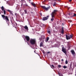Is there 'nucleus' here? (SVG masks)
<instances>
[{
	"instance_id": "nucleus-1",
	"label": "nucleus",
	"mask_w": 76,
	"mask_h": 76,
	"mask_svg": "<svg viewBox=\"0 0 76 76\" xmlns=\"http://www.w3.org/2000/svg\"><path fill=\"white\" fill-rule=\"evenodd\" d=\"M57 12V10H55L53 12H52L51 13L52 18L51 19V21H53L54 19L55 18V15L56 14V12Z\"/></svg>"
},
{
	"instance_id": "nucleus-2",
	"label": "nucleus",
	"mask_w": 76,
	"mask_h": 76,
	"mask_svg": "<svg viewBox=\"0 0 76 76\" xmlns=\"http://www.w3.org/2000/svg\"><path fill=\"white\" fill-rule=\"evenodd\" d=\"M31 45H34L36 44V39H31L29 41Z\"/></svg>"
},
{
	"instance_id": "nucleus-3",
	"label": "nucleus",
	"mask_w": 76,
	"mask_h": 76,
	"mask_svg": "<svg viewBox=\"0 0 76 76\" xmlns=\"http://www.w3.org/2000/svg\"><path fill=\"white\" fill-rule=\"evenodd\" d=\"M2 17L4 20H6V22H9V17L7 16H5L4 15H1Z\"/></svg>"
},
{
	"instance_id": "nucleus-4",
	"label": "nucleus",
	"mask_w": 76,
	"mask_h": 76,
	"mask_svg": "<svg viewBox=\"0 0 76 76\" xmlns=\"http://www.w3.org/2000/svg\"><path fill=\"white\" fill-rule=\"evenodd\" d=\"M66 39L67 40H69L71 38H73V35L72 34H68V35H66Z\"/></svg>"
},
{
	"instance_id": "nucleus-5",
	"label": "nucleus",
	"mask_w": 76,
	"mask_h": 76,
	"mask_svg": "<svg viewBox=\"0 0 76 76\" xmlns=\"http://www.w3.org/2000/svg\"><path fill=\"white\" fill-rule=\"evenodd\" d=\"M49 17H50V16L49 15L47 16L46 17H44L42 18V20H43V21L47 20L48 19Z\"/></svg>"
},
{
	"instance_id": "nucleus-6",
	"label": "nucleus",
	"mask_w": 76,
	"mask_h": 76,
	"mask_svg": "<svg viewBox=\"0 0 76 76\" xmlns=\"http://www.w3.org/2000/svg\"><path fill=\"white\" fill-rule=\"evenodd\" d=\"M41 8L44 9H45V10H48L50 9V7H46L45 6H42Z\"/></svg>"
},
{
	"instance_id": "nucleus-7",
	"label": "nucleus",
	"mask_w": 76,
	"mask_h": 76,
	"mask_svg": "<svg viewBox=\"0 0 76 76\" xmlns=\"http://www.w3.org/2000/svg\"><path fill=\"white\" fill-rule=\"evenodd\" d=\"M25 39H26V41L28 42L30 40L29 37L27 36H25Z\"/></svg>"
},
{
	"instance_id": "nucleus-8",
	"label": "nucleus",
	"mask_w": 76,
	"mask_h": 76,
	"mask_svg": "<svg viewBox=\"0 0 76 76\" xmlns=\"http://www.w3.org/2000/svg\"><path fill=\"white\" fill-rule=\"evenodd\" d=\"M22 26V27H23V28H24L26 30V31H28L29 29L28 28V26H27L26 25L25 26Z\"/></svg>"
},
{
	"instance_id": "nucleus-9",
	"label": "nucleus",
	"mask_w": 76,
	"mask_h": 76,
	"mask_svg": "<svg viewBox=\"0 0 76 76\" xmlns=\"http://www.w3.org/2000/svg\"><path fill=\"white\" fill-rule=\"evenodd\" d=\"M62 51L65 54H66L67 53V52H66V50H65V48H64V47H63L62 48Z\"/></svg>"
},
{
	"instance_id": "nucleus-10",
	"label": "nucleus",
	"mask_w": 76,
	"mask_h": 76,
	"mask_svg": "<svg viewBox=\"0 0 76 76\" xmlns=\"http://www.w3.org/2000/svg\"><path fill=\"white\" fill-rule=\"evenodd\" d=\"M7 11L8 12H10V15H12V16H13V11L10 10H7Z\"/></svg>"
},
{
	"instance_id": "nucleus-11",
	"label": "nucleus",
	"mask_w": 76,
	"mask_h": 76,
	"mask_svg": "<svg viewBox=\"0 0 76 76\" xmlns=\"http://www.w3.org/2000/svg\"><path fill=\"white\" fill-rule=\"evenodd\" d=\"M68 15H69L70 17H73V15H74V13L73 12L69 13Z\"/></svg>"
},
{
	"instance_id": "nucleus-12",
	"label": "nucleus",
	"mask_w": 76,
	"mask_h": 76,
	"mask_svg": "<svg viewBox=\"0 0 76 76\" xmlns=\"http://www.w3.org/2000/svg\"><path fill=\"white\" fill-rule=\"evenodd\" d=\"M71 52L72 53V55L73 56V55H75V52L73 50H71Z\"/></svg>"
},
{
	"instance_id": "nucleus-13",
	"label": "nucleus",
	"mask_w": 76,
	"mask_h": 76,
	"mask_svg": "<svg viewBox=\"0 0 76 76\" xmlns=\"http://www.w3.org/2000/svg\"><path fill=\"white\" fill-rule=\"evenodd\" d=\"M62 30L61 31V33L62 34H64V27H62Z\"/></svg>"
},
{
	"instance_id": "nucleus-14",
	"label": "nucleus",
	"mask_w": 76,
	"mask_h": 76,
	"mask_svg": "<svg viewBox=\"0 0 76 76\" xmlns=\"http://www.w3.org/2000/svg\"><path fill=\"white\" fill-rule=\"evenodd\" d=\"M43 46H44V45H43V42H40V47H43Z\"/></svg>"
},
{
	"instance_id": "nucleus-15",
	"label": "nucleus",
	"mask_w": 76,
	"mask_h": 76,
	"mask_svg": "<svg viewBox=\"0 0 76 76\" xmlns=\"http://www.w3.org/2000/svg\"><path fill=\"white\" fill-rule=\"evenodd\" d=\"M1 9L2 11H4V8L3 6H2L1 7Z\"/></svg>"
},
{
	"instance_id": "nucleus-16",
	"label": "nucleus",
	"mask_w": 76,
	"mask_h": 76,
	"mask_svg": "<svg viewBox=\"0 0 76 76\" xmlns=\"http://www.w3.org/2000/svg\"><path fill=\"white\" fill-rule=\"evenodd\" d=\"M49 39H50V38H49V37H47L46 38V42H48V41L49 40Z\"/></svg>"
},
{
	"instance_id": "nucleus-17",
	"label": "nucleus",
	"mask_w": 76,
	"mask_h": 76,
	"mask_svg": "<svg viewBox=\"0 0 76 76\" xmlns=\"http://www.w3.org/2000/svg\"><path fill=\"white\" fill-rule=\"evenodd\" d=\"M31 4L33 6H34V7H36V5H35V4H33L32 3H31Z\"/></svg>"
},
{
	"instance_id": "nucleus-18",
	"label": "nucleus",
	"mask_w": 76,
	"mask_h": 76,
	"mask_svg": "<svg viewBox=\"0 0 76 76\" xmlns=\"http://www.w3.org/2000/svg\"><path fill=\"white\" fill-rule=\"evenodd\" d=\"M50 67L52 69H54V65H52L51 66H50Z\"/></svg>"
},
{
	"instance_id": "nucleus-19",
	"label": "nucleus",
	"mask_w": 76,
	"mask_h": 76,
	"mask_svg": "<svg viewBox=\"0 0 76 76\" xmlns=\"http://www.w3.org/2000/svg\"><path fill=\"white\" fill-rule=\"evenodd\" d=\"M56 6V2H54V4L53 5V7H54V6Z\"/></svg>"
},
{
	"instance_id": "nucleus-20",
	"label": "nucleus",
	"mask_w": 76,
	"mask_h": 76,
	"mask_svg": "<svg viewBox=\"0 0 76 76\" xmlns=\"http://www.w3.org/2000/svg\"><path fill=\"white\" fill-rule=\"evenodd\" d=\"M41 38L42 39H45V36L44 35H42L41 36Z\"/></svg>"
},
{
	"instance_id": "nucleus-21",
	"label": "nucleus",
	"mask_w": 76,
	"mask_h": 76,
	"mask_svg": "<svg viewBox=\"0 0 76 76\" xmlns=\"http://www.w3.org/2000/svg\"><path fill=\"white\" fill-rule=\"evenodd\" d=\"M58 74L59 76H63V74L61 73H60L59 72H58Z\"/></svg>"
},
{
	"instance_id": "nucleus-22",
	"label": "nucleus",
	"mask_w": 76,
	"mask_h": 76,
	"mask_svg": "<svg viewBox=\"0 0 76 76\" xmlns=\"http://www.w3.org/2000/svg\"><path fill=\"white\" fill-rule=\"evenodd\" d=\"M24 11L25 12V14H27V11H26V10H25Z\"/></svg>"
},
{
	"instance_id": "nucleus-23",
	"label": "nucleus",
	"mask_w": 76,
	"mask_h": 76,
	"mask_svg": "<svg viewBox=\"0 0 76 76\" xmlns=\"http://www.w3.org/2000/svg\"><path fill=\"white\" fill-rule=\"evenodd\" d=\"M4 15H6V10H4Z\"/></svg>"
},
{
	"instance_id": "nucleus-24",
	"label": "nucleus",
	"mask_w": 76,
	"mask_h": 76,
	"mask_svg": "<svg viewBox=\"0 0 76 76\" xmlns=\"http://www.w3.org/2000/svg\"><path fill=\"white\" fill-rule=\"evenodd\" d=\"M63 68H64V69H66L67 68V66H63Z\"/></svg>"
},
{
	"instance_id": "nucleus-25",
	"label": "nucleus",
	"mask_w": 76,
	"mask_h": 76,
	"mask_svg": "<svg viewBox=\"0 0 76 76\" xmlns=\"http://www.w3.org/2000/svg\"><path fill=\"white\" fill-rule=\"evenodd\" d=\"M68 64V61H67V60L65 61V64Z\"/></svg>"
},
{
	"instance_id": "nucleus-26",
	"label": "nucleus",
	"mask_w": 76,
	"mask_h": 76,
	"mask_svg": "<svg viewBox=\"0 0 76 76\" xmlns=\"http://www.w3.org/2000/svg\"><path fill=\"white\" fill-rule=\"evenodd\" d=\"M58 67H59V68H61V66L60 65H58Z\"/></svg>"
},
{
	"instance_id": "nucleus-27",
	"label": "nucleus",
	"mask_w": 76,
	"mask_h": 76,
	"mask_svg": "<svg viewBox=\"0 0 76 76\" xmlns=\"http://www.w3.org/2000/svg\"><path fill=\"white\" fill-rule=\"evenodd\" d=\"M48 34H50V33H51V31H48Z\"/></svg>"
},
{
	"instance_id": "nucleus-28",
	"label": "nucleus",
	"mask_w": 76,
	"mask_h": 76,
	"mask_svg": "<svg viewBox=\"0 0 76 76\" xmlns=\"http://www.w3.org/2000/svg\"><path fill=\"white\" fill-rule=\"evenodd\" d=\"M74 16H76V14L74 13L73 17Z\"/></svg>"
},
{
	"instance_id": "nucleus-29",
	"label": "nucleus",
	"mask_w": 76,
	"mask_h": 76,
	"mask_svg": "<svg viewBox=\"0 0 76 76\" xmlns=\"http://www.w3.org/2000/svg\"><path fill=\"white\" fill-rule=\"evenodd\" d=\"M39 39L40 41H41V40H42V37L40 38H39Z\"/></svg>"
},
{
	"instance_id": "nucleus-30",
	"label": "nucleus",
	"mask_w": 76,
	"mask_h": 76,
	"mask_svg": "<svg viewBox=\"0 0 76 76\" xmlns=\"http://www.w3.org/2000/svg\"><path fill=\"white\" fill-rule=\"evenodd\" d=\"M68 22L71 23V22H72V21H71V20H68Z\"/></svg>"
},
{
	"instance_id": "nucleus-31",
	"label": "nucleus",
	"mask_w": 76,
	"mask_h": 76,
	"mask_svg": "<svg viewBox=\"0 0 76 76\" xmlns=\"http://www.w3.org/2000/svg\"><path fill=\"white\" fill-rule=\"evenodd\" d=\"M18 15V14H17V13H15V16H16V15Z\"/></svg>"
},
{
	"instance_id": "nucleus-32",
	"label": "nucleus",
	"mask_w": 76,
	"mask_h": 76,
	"mask_svg": "<svg viewBox=\"0 0 76 76\" xmlns=\"http://www.w3.org/2000/svg\"><path fill=\"white\" fill-rule=\"evenodd\" d=\"M25 6H28V5L27 4H26L25 5Z\"/></svg>"
},
{
	"instance_id": "nucleus-33",
	"label": "nucleus",
	"mask_w": 76,
	"mask_h": 76,
	"mask_svg": "<svg viewBox=\"0 0 76 76\" xmlns=\"http://www.w3.org/2000/svg\"><path fill=\"white\" fill-rule=\"evenodd\" d=\"M31 13L32 14H33L34 13V12H31Z\"/></svg>"
},
{
	"instance_id": "nucleus-34",
	"label": "nucleus",
	"mask_w": 76,
	"mask_h": 76,
	"mask_svg": "<svg viewBox=\"0 0 76 76\" xmlns=\"http://www.w3.org/2000/svg\"><path fill=\"white\" fill-rule=\"evenodd\" d=\"M48 54H49V53H50V52L49 51L47 53Z\"/></svg>"
},
{
	"instance_id": "nucleus-35",
	"label": "nucleus",
	"mask_w": 76,
	"mask_h": 76,
	"mask_svg": "<svg viewBox=\"0 0 76 76\" xmlns=\"http://www.w3.org/2000/svg\"><path fill=\"white\" fill-rule=\"evenodd\" d=\"M69 1H70V2H71V1H72V0H69Z\"/></svg>"
},
{
	"instance_id": "nucleus-36",
	"label": "nucleus",
	"mask_w": 76,
	"mask_h": 76,
	"mask_svg": "<svg viewBox=\"0 0 76 76\" xmlns=\"http://www.w3.org/2000/svg\"><path fill=\"white\" fill-rule=\"evenodd\" d=\"M61 61H64V60L63 59H62Z\"/></svg>"
},
{
	"instance_id": "nucleus-37",
	"label": "nucleus",
	"mask_w": 76,
	"mask_h": 76,
	"mask_svg": "<svg viewBox=\"0 0 76 76\" xmlns=\"http://www.w3.org/2000/svg\"><path fill=\"white\" fill-rule=\"evenodd\" d=\"M40 15H41V16H42V13H41L40 14Z\"/></svg>"
},
{
	"instance_id": "nucleus-38",
	"label": "nucleus",
	"mask_w": 76,
	"mask_h": 76,
	"mask_svg": "<svg viewBox=\"0 0 76 76\" xmlns=\"http://www.w3.org/2000/svg\"><path fill=\"white\" fill-rule=\"evenodd\" d=\"M27 44H28V45H29V43H27Z\"/></svg>"
},
{
	"instance_id": "nucleus-39",
	"label": "nucleus",
	"mask_w": 76,
	"mask_h": 76,
	"mask_svg": "<svg viewBox=\"0 0 76 76\" xmlns=\"http://www.w3.org/2000/svg\"><path fill=\"white\" fill-rule=\"evenodd\" d=\"M12 20H13V17H12Z\"/></svg>"
},
{
	"instance_id": "nucleus-40",
	"label": "nucleus",
	"mask_w": 76,
	"mask_h": 76,
	"mask_svg": "<svg viewBox=\"0 0 76 76\" xmlns=\"http://www.w3.org/2000/svg\"><path fill=\"white\" fill-rule=\"evenodd\" d=\"M62 25H63V26H64V24H63V23H62Z\"/></svg>"
},
{
	"instance_id": "nucleus-41",
	"label": "nucleus",
	"mask_w": 76,
	"mask_h": 76,
	"mask_svg": "<svg viewBox=\"0 0 76 76\" xmlns=\"http://www.w3.org/2000/svg\"><path fill=\"white\" fill-rule=\"evenodd\" d=\"M28 0V1H31V0Z\"/></svg>"
},
{
	"instance_id": "nucleus-42",
	"label": "nucleus",
	"mask_w": 76,
	"mask_h": 76,
	"mask_svg": "<svg viewBox=\"0 0 76 76\" xmlns=\"http://www.w3.org/2000/svg\"><path fill=\"white\" fill-rule=\"evenodd\" d=\"M35 51H36V50H34V53H35Z\"/></svg>"
},
{
	"instance_id": "nucleus-43",
	"label": "nucleus",
	"mask_w": 76,
	"mask_h": 76,
	"mask_svg": "<svg viewBox=\"0 0 76 76\" xmlns=\"http://www.w3.org/2000/svg\"><path fill=\"white\" fill-rule=\"evenodd\" d=\"M69 9H70V7L69 8L68 10Z\"/></svg>"
},
{
	"instance_id": "nucleus-44",
	"label": "nucleus",
	"mask_w": 76,
	"mask_h": 76,
	"mask_svg": "<svg viewBox=\"0 0 76 76\" xmlns=\"http://www.w3.org/2000/svg\"><path fill=\"white\" fill-rule=\"evenodd\" d=\"M43 42H44V41H43Z\"/></svg>"
},
{
	"instance_id": "nucleus-45",
	"label": "nucleus",
	"mask_w": 76,
	"mask_h": 76,
	"mask_svg": "<svg viewBox=\"0 0 76 76\" xmlns=\"http://www.w3.org/2000/svg\"><path fill=\"white\" fill-rule=\"evenodd\" d=\"M11 23H12V22H11Z\"/></svg>"
},
{
	"instance_id": "nucleus-46",
	"label": "nucleus",
	"mask_w": 76,
	"mask_h": 76,
	"mask_svg": "<svg viewBox=\"0 0 76 76\" xmlns=\"http://www.w3.org/2000/svg\"><path fill=\"white\" fill-rule=\"evenodd\" d=\"M59 1H60V0H59Z\"/></svg>"
}]
</instances>
